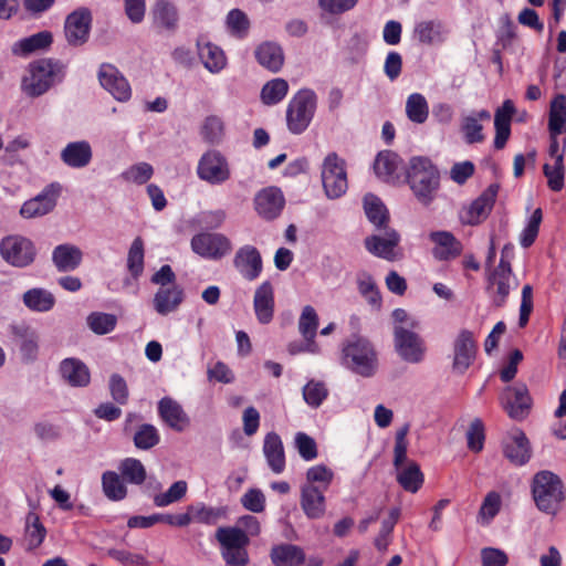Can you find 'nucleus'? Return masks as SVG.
Here are the masks:
<instances>
[{
    "mask_svg": "<svg viewBox=\"0 0 566 566\" xmlns=\"http://www.w3.org/2000/svg\"><path fill=\"white\" fill-rule=\"evenodd\" d=\"M294 444L304 461H312L317 458L318 450L316 441L305 432H297L294 437Z\"/></svg>",
    "mask_w": 566,
    "mask_h": 566,
    "instance_id": "nucleus-59",
    "label": "nucleus"
},
{
    "mask_svg": "<svg viewBox=\"0 0 566 566\" xmlns=\"http://www.w3.org/2000/svg\"><path fill=\"white\" fill-rule=\"evenodd\" d=\"M102 485L105 495L112 501H120L127 495V488L120 476L114 471H106L102 475Z\"/></svg>",
    "mask_w": 566,
    "mask_h": 566,
    "instance_id": "nucleus-45",
    "label": "nucleus"
},
{
    "mask_svg": "<svg viewBox=\"0 0 566 566\" xmlns=\"http://www.w3.org/2000/svg\"><path fill=\"white\" fill-rule=\"evenodd\" d=\"M263 453L270 469L280 474L285 469V453L281 437L276 432H269L264 437Z\"/></svg>",
    "mask_w": 566,
    "mask_h": 566,
    "instance_id": "nucleus-31",
    "label": "nucleus"
},
{
    "mask_svg": "<svg viewBox=\"0 0 566 566\" xmlns=\"http://www.w3.org/2000/svg\"><path fill=\"white\" fill-rule=\"evenodd\" d=\"M88 327L95 334H107L111 333L117 323V318L113 314L103 313V312H93L86 318Z\"/></svg>",
    "mask_w": 566,
    "mask_h": 566,
    "instance_id": "nucleus-53",
    "label": "nucleus"
},
{
    "mask_svg": "<svg viewBox=\"0 0 566 566\" xmlns=\"http://www.w3.org/2000/svg\"><path fill=\"white\" fill-rule=\"evenodd\" d=\"M509 251V247H504L499 265L488 277V290L494 297V304L499 307L504 305L511 290L512 269L510 262L505 260Z\"/></svg>",
    "mask_w": 566,
    "mask_h": 566,
    "instance_id": "nucleus-12",
    "label": "nucleus"
},
{
    "mask_svg": "<svg viewBox=\"0 0 566 566\" xmlns=\"http://www.w3.org/2000/svg\"><path fill=\"white\" fill-rule=\"evenodd\" d=\"M133 441L137 449L149 450L159 443L160 436L155 426L144 423L136 430Z\"/></svg>",
    "mask_w": 566,
    "mask_h": 566,
    "instance_id": "nucleus-49",
    "label": "nucleus"
},
{
    "mask_svg": "<svg viewBox=\"0 0 566 566\" xmlns=\"http://www.w3.org/2000/svg\"><path fill=\"white\" fill-rule=\"evenodd\" d=\"M324 492L318 485H302L300 504L306 517L317 520L324 515L326 510Z\"/></svg>",
    "mask_w": 566,
    "mask_h": 566,
    "instance_id": "nucleus-24",
    "label": "nucleus"
},
{
    "mask_svg": "<svg viewBox=\"0 0 566 566\" xmlns=\"http://www.w3.org/2000/svg\"><path fill=\"white\" fill-rule=\"evenodd\" d=\"M60 158L67 167L82 169L91 164L93 149L87 140L71 142L61 150Z\"/></svg>",
    "mask_w": 566,
    "mask_h": 566,
    "instance_id": "nucleus-25",
    "label": "nucleus"
},
{
    "mask_svg": "<svg viewBox=\"0 0 566 566\" xmlns=\"http://www.w3.org/2000/svg\"><path fill=\"white\" fill-rule=\"evenodd\" d=\"M46 536V528L34 512H29L25 518L24 541L27 551L39 548Z\"/></svg>",
    "mask_w": 566,
    "mask_h": 566,
    "instance_id": "nucleus-39",
    "label": "nucleus"
},
{
    "mask_svg": "<svg viewBox=\"0 0 566 566\" xmlns=\"http://www.w3.org/2000/svg\"><path fill=\"white\" fill-rule=\"evenodd\" d=\"M119 471L129 483L139 485L146 480L145 467L138 459L126 458L120 462Z\"/></svg>",
    "mask_w": 566,
    "mask_h": 566,
    "instance_id": "nucleus-50",
    "label": "nucleus"
},
{
    "mask_svg": "<svg viewBox=\"0 0 566 566\" xmlns=\"http://www.w3.org/2000/svg\"><path fill=\"white\" fill-rule=\"evenodd\" d=\"M158 413L163 421L176 431H184L189 426V418L182 407L172 398L164 397L158 402Z\"/></svg>",
    "mask_w": 566,
    "mask_h": 566,
    "instance_id": "nucleus-28",
    "label": "nucleus"
},
{
    "mask_svg": "<svg viewBox=\"0 0 566 566\" xmlns=\"http://www.w3.org/2000/svg\"><path fill=\"white\" fill-rule=\"evenodd\" d=\"M154 174L151 165L148 163H139L130 166L122 174L123 179L138 185L147 182Z\"/></svg>",
    "mask_w": 566,
    "mask_h": 566,
    "instance_id": "nucleus-63",
    "label": "nucleus"
},
{
    "mask_svg": "<svg viewBox=\"0 0 566 566\" xmlns=\"http://www.w3.org/2000/svg\"><path fill=\"white\" fill-rule=\"evenodd\" d=\"M399 517H400V509L392 507L389 512L388 517L382 521L379 534L375 538V543H374L378 551L387 549V546L389 545V537H390Z\"/></svg>",
    "mask_w": 566,
    "mask_h": 566,
    "instance_id": "nucleus-52",
    "label": "nucleus"
},
{
    "mask_svg": "<svg viewBox=\"0 0 566 566\" xmlns=\"http://www.w3.org/2000/svg\"><path fill=\"white\" fill-rule=\"evenodd\" d=\"M184 301V291L178 285L160 287L154 296V307L160 315H167L178 308Z\"/></svg>",
    "mask_w": 566,
    "mask_h": 566,
    "instance_id": "nucleus-33",
    "label": "nucleus"
},
{
    "mask_svg": "<svg viewBox=\"0 0 566 566\" xmlns=\"http://www.w3.org/2000/svg\"><path fill=\"white\" fill-rule=\"evenodd\" d=\"M544 176L547 178V186L552 191L558 192L564 188L565 167L560 157L553 165L543 166Z\"/></svg>",
    "mask_w": 566,
    "mask_h": 566,
    "instance_id": "nucleus-54",
    "label": "nucleus"
},
{
    "mask_svg": "<svg viewBox=\"0 0 566 566\" xmlns=\"http://www.w3.org/2000/svg\"><path fill=\"white\" fill-rule=\"evenodd\" d=\"M364 209L368 220L376 227L387 226L389 220L388 211L381 200L373 193L364 197Z\"/></svg>",
    "mask_w": 566,
    "mask_h": 566,
    "instance_id": "nucleus-42",
    "label": "nucleus"
},
{
    "mask_svg": "<svg viewBox=\"0 0 566 566\" xmlns=\"http://www.w3.org/2000/svg\"><path fill=\"white\" fill-rule=\"evenodd\" d=\"M322 184L329 199L340 198L348 188L345 161L336 153H329L322 164Z\"/></svg>",
    "mask_w": 566,
    "mask_h": 566,
    "instance_id": "nucleus-7",
    "label": "nucleus"
},
{
    "mask_svg": "<svg viewBox=\"0 0 566 566\" xmlns=\"http://www.w3.org/2000/svg\"><path fill=\"white\" fill-rule=\"evenodd\" d=\"M429 239L434 243L432 255L439 261H449L462 253V243L449 231H432Z\"/></svg>",
    "mask_w": 566,
    "mask_h": 566,
    "instance_id": "nucleus-22",
    "label": "nucleus"
},
{
    "mask_svg": "<svg viewBox=\"0 0 566 566\" xmlns=\"http://www.w3.org/2000/svg\"><path fill=\"white\" fill-rule=\"evenodd\" d=\"M191 249L202 258L218 260L228 254L232 245L222 233L201 232L192 237Z\"/></svg>",
    "mask_w": 566,
    "mask_h": 566,
    "instance_id": "nucleus-11",
    "label": "nucleus"
},
{
    "mask_svg": "<svg viewBox=\"0 0 566 566\" xmlns=\"http://www.w3.org/2000/svg\"><path fill=\"white\" fill-rule=\"evenodd\" d=\"M23 304L30 311L45 313L55 305V296L46 289L33 287L24 292L22 296Z\"/></svg>",
    "mask_w": 566,
    "mask_h": 566,
    "instance_id": "nucleus-37",
    "label": "nucleus"
},
{
    "mask_svg": "<svg viewBox=\"0 0 566 566\" xmlns=\"http://www.w3.org/2000/svg\"><path fill=\"white\" fill-rule=\"evenodd\" d=\"M461 129L468 144H476L484 140L483 126L475 116L468 115L463 117Z\"/></svg>",
    "mask_w": 566,
    "mask_h": 566,
    "instance_id": "nucleus-62",
    "label": "nucleus"
},
{
    "mask_svg": "<svg viewBox=\"0 0 566 566\" xmlns=\"http://www.w3.org/2000/svg\"><path fill=\"white\" fill-rule=\"evenodd\" d=\"M151 17L154 27L160 32L175 33L179 27L178 9L169 0H157Z\"/></svg>",
    "mask_w": 566,
    "mask_h": 566,
    "instance_id": "nucleus-23",
    "label": "nucleus"
},
{
    "mask_svg": "<svg viewBox=\"0 0 566 566\" xmlns=\"http://www.w3.org/2000/svg\"><path fill=\"white\" fill-rule=\"evenodd\" d=\"M329 390L324 381L311 379L302 389V396L306 405L313 409L319 408L327 399Z\"/></svg>",
    "mask_w": 566,
    "mask_h": 566,
    "instance_id": "nucleus-43",
    "label": "nucleus"
},
{
    "mask_svg": "<svg viewBox=\"0 0 566 566\" xmlns=\"http://www.w3.org/2000/svg\"><path fill=\"white\" fill-rule=\"evenodd\" d=\"M409 432V424H405L396 432L395 448H394V467L397 470V482L407 492H418L423 482L424 476L420 467L415 461H407L408 441L407 434Z\"/></svg>",
    "mask_w": 566,
    "mask_h": 566,
    "instance_id": "nucleus-4",
    "label": "nucleus"
},
{
    "mask_svg": "<svg viewBox=\"0 0 566 566\" xmlns=\"http://www.w3.org/2000/svg\"><path fill=\"white\" fill-rule=\"evenodd\" d=\"M406 115L415 124H423L429 116V105L420 93H412L406 101Z\"/></svg>",
    "mask_w": 566,
    "mask_h": 566,
    "instance_id": "nucleus-44",
    "label": "nucleus"
},
{
    "mask_svg": "<svg viewBox=\"0 0 566 566\" xmlns=\"http://www.w3.org/2000/svg\"><path fill=\"white\" fill-rule=\"evenodd\" d=\"M531 494L538 511L555 516L566 500L563 480L549 470L536 472L531 481Z\"/></svg>",
    "mask_w": 566,
    "mask_h": 566,
    "instance_id": "nucleus-3",
    "label": "nucleus"
},
{
    "mask_svg": "<svg viewBox=\"0 0 566 566\" xmlns=\"http://www.w3.org/2000/svg\"><path fill=\"white\" fill-rule=\"evenodd\" d=\"M375 174L384 181L397 185L403 181L405 175L401 174V159L391 151H380L374 163Z\"/></svg>",
    "mask_w": 566,
    "mask_h": 566,
    "instance_id": "nucleus-20",
    "label": "nucleus"
},
{
    "mask_svg": "<svg viewBox=\"0 0 566 566\" xmlns=\"http://www.w3.org/2000/svg\"><path fill=\"white\" fill-rule=\"evenodd\" d=\"M66 65L55 59H40L29 64L21 78L20 88L28 97L44 95L51 87L63 82Z\"/></svg>",
    "mask_w": 566,
    "mask_h": 566,
    "instance_id": "nucleus-1",
    "label": "nucleus"
},
{
    "mask_svg": "<svg viewBox=\"0 0 566 566\" xmlns=\"http://www.w3.org/2000/svg\"><path fill=\"white\" fill-rule=\"evenodd\" d=\"M52 42V33L50 31H41L17 41L12 45V53L20 56H28L34 52L46 50Z\"/></svg>",
    "mask_w": 566,
    "mask_h": 566,
    "instance_id": "nucleus-34",
    "label": "nucleus"
},
{
    "mask_svg": "<svg viewBox=\"0 0 566 566\" xmlns=\"http://www.w3.org/2000/svg\"><path fill=\"white\" fill-rule=\"evenodd\" d=\"M384 228L382 235H371L365 239V248L371 254L391 261L396 256L395 249L400 241V235L394 229Z\"/></svg>",
    "mask_w": 566,
    "mask_h": 566,
    "instance_id": "nucleus-21",
    "label": "nucleus"
},
{
    "mask_svg": "<svg viewBox=\"0 0 566 566\" xmlns=\"http://www.w3.org/2000/svg\"><path fill=\"white\" fill-rule=\"evenodd\" d=\"M197 46L199 59L210 73H220L226 67L227 57L219 46L201 41H198Z\"/></svg>",
    "mask_w": 566,
    "mask_h": 566,
    "instance_id": "nucleus-35",
    "label": "nucleus"
},
{
    "mask_svg": "<svg viewBox=\"0 0 566 566\" xmlns=\"http://www.w3.org/2000/svg\"><path fill=\"white\" fill-rule=\"evenodd\" d=\"M500 402L509 417L514 420H523L532 406L528 389L523 384L506 387L501 394Z\"/></svg>",
    "mask_w": 566,
    "mask_h": 566,
    "instance_id": "nucleus-13",
    "label": "nucleus"
},
{
    "mask_svg": "<svg viewBox=\"0 0 566 566\" xmlns=\"http://www.w3.org/2000/svg\"><path fill=\"white\" fill-rule=\"evenodd\" d=\"M406 181L417 200L429 206L436 198L440 187V174L430 158L424 156L411 157L406 168Z\"/></svg>",
    "mask_w": 566,
    "mask_h": 566,
    "instance_id": "nucleus-2",
    "label": "nucleus"
},
{
    "mask_svg": "<svg viewBox=\"0 0 566 566\" xmlns=\"http://www.w3.org/2000/svg\"><path fill=\"white\" fill-rule=\"evenodd\" d=\"M566 125V95H556L549 106L548 132L562 134Z\"/></svg>",
    "mask_w": 566,
    "mask_h": 566,
    "instance_id": "nucleus-41",
    "label": "nucleus"
},
{
    "mask_svg": "<svg viewBox=\"0 0 566 566\" xmlns=\"http://www.w3.org/2000/svg\"><path fill=\"white\" fill-rule=\"evenodd\" d=\"M233 265L242 277L248 281L256 280L263 269L259 250L250 244L238 249L233 259Z\"/></svg>",
    "mask_w": 566,
    "mask_h": 566,
    "instance_id": "nucleus-19",
    "label": "nucleus"
},
{
    "mask_svg": "<svg viewBox=\"0 0 566 566\" xmlns=\"http://www.w3.org/2000/svg\"><path fill=\"white\" fill-rule=\"evenodd\" d=\"M226 219L227 211L223 209L205 210L193 218L192 223L210 230H216L222 227Z\"/></svg>",
    "mask_w": 566,
    "mask_h": 566,
    "instance_id": "nucleus-58",
    "label": "nucleus"
},
{
    "mask_svg": "<svg viewBox=\"0 0 566 566\" xmlns=\"http://www.w3.org/2000/svg\"><path fill=\"white\" fill-rule=\"evenodd\" d=\"M253 308L256 319L261 324H269L274 315V289L271 282L264 281L255 290Z\"/></svg>",
    "mask_w": 566,
    "mask_h": 566,
    "instance_id": "nucleus-26",
    "label": "nucleus"
},
{
    "mask_svg": "<svg viewBox=\"0 0 566 566\" xmlns=\"http://www.w3.org/2000/svg\"><path fill=\"white\" fill-rule=\"evenodd\" d=\"M258 62L272 72H279L284 63L283 51L280 45L273 42H264L255 50Z\"/></svg>",
    "mask_w": 566,
    "mask_h": 566,
    "instance_id": "nucleus-38",
    "label": "nucleus"
},
{
    "mask_svg": "<svg viewBox=\"0 0 566 566\" xmlns=\"http://www.w3.org/2000/svg\"><path fill=\"white\" fill-rule=\"evenodd\" d=\"M334 479V472L325 464H316L307 469L306 471V483L315 485V483L322 484V489L326 491Z\"/></svg>",
    "mask_w": 566,
    "mask_h": 566,
    "instance_id": "nucleus-60",
    "label": "nucleus"
},
{
    "mask_svg": "<svg viewBox=\"0 0 566 566\" xmlns=\"http://www.w3.org/2000/svg\"><path fill=\"white\" fill-rule=\"evenodd\" d=\"M60 186L51 184L34 198L27 200L20 209V214L25 219L38 218L48 214L56 206Z\"/></svg>",
    "mask_w": 566,
    "mask_h": 566,
    "instance_id": "nucleus-16",
    "label": "nucleus"
},
{
    "mask_svg": "<svg viewBox=\"0 0 566 566\" xmlns=\"http://www.w3.org/2000/svg\"><path fill=\"white\" fill-rule=\"evenodd\" d=\"M504 458L514 467H523L532 458L528 438L520 428L510 430L501 441Z\"/></svg>",
    "mask_w": 566,
    "mask_h": 566,
    "instance_id": "nucleus-9",
    "label": "nucleus"
},
{
    "mask_svg": "<svg viewBox=\"0 0 566 566\" xmlns=\"http://www.w3.org/2000/svg\"><path fill=\"white\" fill-rule=\"evenodd\" d=\"M127 269L134 280H137L144 271V242L142 238L134 239L127 255Z\"/></svg>",
    "mask_w": 566,
    "mask_h": 566,
    "instance_id": "nucleus-48",
    "label": "nucleus"
},
{
    "mask_svg": "<svg viewBox=\"0 0 566 566\" xmlns=\"http://www.w3.org/2000/svg\"><path fill=\"white\" fill-rule=\"evenodd\" d=\"M197 175L210 185H221L230 179L231 172L226 157L217 150H209L199 159Z\"/></svg>",
    "mask_w": 566,
    "mask_h": 566,
    "instance_id": "nucleus-10",
    "label": "nucleus"
},
{
    "mask_svg": "<svg viewBox=\"0 0 566 566\" xmlns=\"http://www.w3.org/2000/svg\"><path fill=\"white\" fill-rule=\"evenodd\" d=\"M227 25L232 34L242 38L249 29V20L244 12L233 9L228 13Z\"/></svg>",
    "mask_w": 566,
    "mask_h": 566,
    "instance_id": "nucleus-64",
    "label": "nucleus"
},
{
    "mask_svg": "<svg viewBox=\"0 0 566 566\" xmlns=\"http://www.w3.org/2000/svg\"><path fill=\"white\" fill-rule=\"evenodd\" d=\"M216 538L220 543L221 556L227 566H247L250 562L247 546L250 543L247 533L239 527H219Z\"/></svg>",
    "mask_w": 566,
    "mask_h": 566,
    "instance_id": "nucleus-6",
    "label": "nucleus"
},
{
    "mask_svg": "<svg viewBox=\"0 0 566 566\" xmlns=\"http://www.w3.org/2000/svg\"><path fill=\"white\" fill-rule=\"evenodd\" d=\"M253 203L256 213L262 219L271 221L281 214L285 205V199L279 188L268 187L255 195Z\"/></svg>",
    "mask_w": 566,
    "mask_h": 566,
    "instance_id": "nucleus-17",
    "label": "nucleus"
},
{
    "mask_svg": "<svg viewBox=\"0 0 566 566\" xmlns=\"http://www.w3.org/2000/svg\"><path fill=\"white\" fill-rule=\"evenodd\" d=\"M467 444L468 449L474 453H479L483 450L485 441V429L484 423L480 418H475L467 431Z\"/></svg>",
    "mask_w": 566,
    "mask_h": 566,
    "instance_id": "nucleus-57",
    "label": "nucleus"
},
{
    "mask_svg": "<svg viewBox=\"0 0 566 566\" xmlns=\"http://www.w3.org/2000/svg\"><path fill=\"white\" fill-rule=\"evenodd\" d=\"M91 21V12L87 9L77 10L69 14L64 24L67 43L73 46L84 44L88 39Z\"/></svg>",
    "mask_w": 566,
    "mask_h": 566,
    "instance_id": "nucleus-18",
    "label": "nucleus"
},
{
    "mask_svg": "<svg viewBox=\"0 0 566 566\" xmlns=\"http://www.w3.org/2000/svg\"><path fill=\"white\" fill-rule=\"evenodd\" d=\"M60 374L72 387H85L91 380L87 366L75 357H66L61 361Z\"/></svg>",
    "mask_w": 566,
    "mask_h": 566,
    "instance_id": "nucleus-29",
    "label": "nucleus"
},
{
    "mask_svg": "<svg viewBox=\"0 0 566 566\" xmlns=\"http://www.w3.org/2000/svg\"><path fill=\"white\" fill-rule=\"evenodd\" d=\"M82 258L81 249L69 243L55 247L52 252V261L59 272L74 271L80 266Z\"/></svg>",
    "mask_w": 566,
    "mask_h": 566,
    "instance_id": "nucleus-32",
    "label": "nucleus"
},
{
    "mask_svg": "<svg viewBox=\"0 0 566 566\" xmlns=\"http://www.w3.org/2000/svg\"><path fill=\"white\" fill-rule=\"evenodd\" d=\"M543 220V212L541 208H537L533 211L531 217L527 220L525 228L523 229L520 235V244L523 248L531 247L536 240L539 231V226Z\"/></svg>",
    "mask_w": 566,
    "mask_h": 566,
    "instance_id": "nucleus-55",
    "label": "nucleus"
},
{
    "mask_svg": "<svg viewBox=\"0 0 566 566\" xmlns=\"http://www.w3.org/2000/svg\"><path fill=\"white\" fill-rule=\"evenodd\" d=\"M289 84L283 78H274L268 82L261 91V99L265 105L280 103L287 94Z\"/></svg>",
    "mask_w": 566,
    "mask_h": 566,
    "instance_id": "nucleus-47",
    "label": "nucleus"
},
{
    "mask_svg": "<svg viewBox=\"0 0 566 566\" xmlns=\"http://www.w3.org/2000/svg\"><path fill=\"white\" fill-rule=\"evenodd\" d=\"M101 85L119 102H127L132 97V88L122 72L109 63H103L98 70Z\"/></svg>",
    "mask_w": 566,
    "mask_h": 566,
    "instance_id": "nucleus-15",
    "label": "nucleus"
},
{
    "mask_svg": "<svg viewBox=\"0 0 566 566\" xmlns=\"http://www.w3.org/2000/svg\"><path fill=\"white\" fill-rule=\"evenodd\" d=\"M270 558L274 566H302L306 560L304 549L289 543L274 545Z\"/></svg>",
    "mask_w": 566,
    "mask_h": 566,
    "instance_id": "nucleus-30",
    "label": "nucleus"
},
{
    "mask_svg": "<svg viewBox=\"0 0 566 566\" xmlns=\"http://www.w3.org/2000/svg\"><path fill=\"white\" fill-rule=\"evenodd\" d=\"M357 284L359 293L367 300L369 304L373 306L380 305L381 297L379 291L374 279L369 274L363 273L359 275Z\"/></svg>",
    "mask_w": 566,
    "mask_h": 566,
    "instance_id": "nucleus-61",
    "label": "nucleus"
},
{
    "mask_svg": "<svg viewBox=\"0 0 566 566\" xmlns=\"http://www.w3.org/2000/svg\"><path fill=\"white\" fill-rule=\"evenodd\" d=\"M342 364L354 373L369 377L377 367L376 356H343Z\"/></svg>",
    "mask_w": 566,
    "mask_h": 566,
    "instance_id": "nucleus-46",
    "label": "nucleus"
},
{
    "mask_svg": "<svg viewBox=\"0 0 566 566\" xmlns=\"http://www.w3.org/2000/svg\"><path fill=\"white\" fill-rule=\"evenodd\" d=\"M502 507V497L499 492L491 491L484 496L479 510V518L483 524L490 522L499 514Z\"/></svg>",
    "mask_w": 566,
    "mask_h": 566,
    "instance_id": "nucleus-51",
    "label": "nucleus"
},
{
    "mask_svg": "<svg viewBox=\"0 0 566 566\" xmlns=\"http://www.w3.org/2000/svg\"><path fill=\"white\" fill-rule=\"evenodd\" d=\"M317 327L318 315L315 308L311 305L304 306L298 318V331L306 342L305 350L307 352L316 350L314 338L317 333Z\"/></svg>",
    "mask_w": 566,
    "mask_h": 566,
    "instance_id": "nucleus-36",
    "label": "nucleus"
},
{
    "mask_svg": "<svg viewBox=\"0 0 566 566\" xmlns=\"http://www.w3.org/2000/svg\"><path fill=\"white\" fill-rule=\"evenodd\" d=\"M497 195V186L491 185L473 202L463 207L459 213L461 223L476 226L488 218Z\"/></svg>",
    "mask_w": 566,
    "mask_h": 566,
    "instance_id": "nucleus-14",
    "label": "nucleus"
},
{
    "mask_svg": "<svg viewBox=\"0 0 566 566\" xmlns=\"http://www.w3.org/2000/svg\"><path fill=\"white\" fill-rule=\"evenodd\" d=\"M317 107V96L312 90H300L289 102L286 108L287 129L300 135L310 126Z\"/></svg>",
    "mask_w": 566,
    "mask_h": 566,
    "instance_id": "nucleus-5",
    "label": "nucleus"
},
{
    "mask_svg": "<svg viewBox=\"0 0 566 566\" xmlns=\"http://www.w3.org/2000/svg\"><path fill=\"white\" fill-rule=\"evenodd\" d=\"M449 31L440 20H422L415 24L413 38L424 45H437L446 41Z\"/></svg>",
    "mask_w": 566,
    "mask_h": 566,
    "instance_id": "nucleus-27",
    "label": "nucleus"
},
{
    "mask_svg": "<svg viewBox=\"0 0 566 566\" xmlns=\"http://www.w3.org/2000/svg\"><path fill=\"white\" fill-rule=\"evenodd\" d=\"M187 493L186 481H176L165 493H159L154 497V504L158 507L168 506L180 501Z\"/></svg>",
    "mask_w": 566,
    "mask_h": 566,
    "instance_id": "nucleus-56",
    "label": "nucleus"
},
{
    "mask_svg": "<svg viewBox=\"0 0 566 566\" xmlns=\"http://www.w3.org/2000/svg\"><path fill=\"white\" fill-rule=\"evenodd\" d=\"M0 254L10 265L25 268L33 263L36 250L30 239L22 235H8L0 242Z\"/></svg>",
    "mask_w": 566,
    "mask_h": 566,
    "instance_id": "nucleus-8",
    "label": "nucleus"
},
{
    "mask_svg": "<svg viewBox=\"0 0 566 566\" xmlns=\"http://www.w3.org/2000/svg\"><path fill=\"white\" fill-rule=\"evenodd\" d=\"M395 343L401 354H422L426 350L423 340L416 333L402 327L395 328Z\"/></svg>",
    "mask_w": 566,
    "mask_h": 566,
    "instance_id": "nucleus-40",
    "label": "nucleus"
}]
</instances>
